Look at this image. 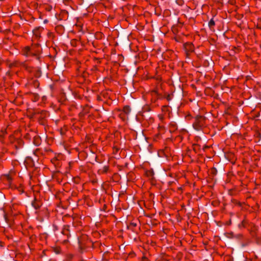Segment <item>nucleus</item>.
Masks as SVG:
<instances>
[{
    "label": "nucleus",
    "mask_w": 261,
    "mask_h": 261,
    "mask_svg": "<svg viewBox=\"0 0 261 261\" xmlns=\"http://www.w3.org/2000/svg\"><path fill=\"white\" fill-rule=\"evenodd\" d=\"M40 47L38 45H33L31 46H25L23 50V54L27 56L35 57L37 59H39Z\"/></svg>",
    "instance_id": "1"
},
{
    "label": "nucleus",
    "mask_w": 261,
    "mask_h": 261,
    "mask_svg": "<svg viewBox=\"0 0 261 261\" xmlns=\"http://www.w3.org/2000/svg\"><path fill=\"white\" fill-rule=\"evenodd\" d=\"M206 125V118L202 115H197L193 123V127L196 130H200Z\"/></svg>",
    "instance_id": "2"
},
{
    "label": "nucleus",
    "mask_w": 261,
    "mask_h": 261,
    "mask_svg": "<svg viewBox=\"0 0 261 261\" xmlns=\"http://www.w3.org/2000/svg\"><path fill=\"white\" fill-rule=\"evenodd\" d=\"M15 173L13 171L10 172L8 174H4L2 176L3 179L7 181L9 185L11 184L14 176Z\"/></svg>",
    "instance_id": "3"
},
{
    "label": "nucleus",
    "mask_w": 261,
    "mask_h": 261,
    "mask_svg": "<svg viewBox=\"0 0 261 261\" xmlns=\"http://www.w3.org/2000/svg\"><path fill=\"white\" fill-rule=\"evenodd\" d=\"M184 48L187 52H192L194 51V47L192 43L187 42L184 44Z\"/></svg>",
    "instance_id": "4"
},
{
    "label": "nucleus",
    "mask_w": 261,
    "mask_h": 261,
    "mask_svg": "<svg viewBox=\"0 0 261 261\" xmlns=\"http://www.w3.org/2000/svg\"><path fill=\"white\" fill-rule=\"evenodd\" d=\"M131 112V109L129 106H125L123 107L122 112L120 114V116H123L124 115H128Z\"/></svg>",
    "instance_id": "5"
},
{
    "label": "nucleus",
    "mask_w": 261,
    "mask_h": 261,
    "mask_svg": "<svg viewBox=\"0 0 261 261\" xmlns=\"http://www.w3.org/2000/svg\"><path fill=\"white\" fill-rule=\"evenodd\" d=\"M177 128V124L175 122L172 121L169 123V130L171 133L174 132Z\"/></svg>",
    "instance_id": "6"
},
{
    "label": "nucleus",
    "mask_w": 261,
    "mask_h": 261,
    "mask_svg": "<svg viewBox=\"0 0 261 261\" xmlns=\"http://www.w3.org/2000/svg\"><path fill=\"white\" fill-rule=\"evenodd\" d=\"M151 94L153 96H155L157 97V98H161V96L159 94V91H158L157 89H155L151 91Z\"/></svg>",
    "instance_id": "7"
},
{
    "label": "nucleus",
    "mask_w": 261,
    "mask_h": 261,
    "mask_svg": "<svg viewBox=\"0 0 261 261\" xmlns=\"http://www.w3.org/2000/svg\"><path fill=\"white\" fill-rule=\"evenodd\" d=\"M145 174L149 178H152L153 176L154 172L152 170H149L146 171Z\"/></svg>",
    "instance_id": "8"
},
{
    "label": "nucleus",
    "mask_w": 261,
    "mask_h": 261,
    "mask_svg": "<svg viewBox=\"0 0 261 261\" xmlns=\"http://www.w3.org/2000/svg\"><path fill=\"white\" fill-rule=\"evenodd\" d=\"M109 168V167L108 166H105L102 168L99 169V172L102 174L106 173L108 171Z\"/></svg>",
    "instance_id": "9"
},
{
    "label": "nucleus",
    "mask_w": 261,
    "mask_h": 261,
    "mask_svg": "<svg viewBox=\"0 0 261 261\" xmlns=\"http://www.w3.org/2000/svg\"><path fill=\"white\" fill-rule=\"evenodd\" d=\"M208 25L211 29H214V27L215 25V22L213 18H212L208 23Z\"/></svg>",
    "instance_id": "10"
},
{
    "label": "nucleus",
    "mask_w": 261,
    "mask_h": 261,
    "mask_svg": "<svg viewBox=\"0 0 261 261\" xmlns=\"http://www.w3.org/2000/svg\"><path fill=\"white\" fill-rule=\"evenodd\" d=\"M22 66L23 68H24L27 70H28L29 72H31L32 71V67L30 66H29L25 62L22 63Z\"/></svg>",
    "instance_id": "11"
},
{
    "label": "nucleus",
    "mask_w": 261,
    "mask_h": 261,
    "mask_svg": "<svg viewBox=\"0 0 261 261\" xmlns=\"http://www.w3.org/2000/svg\"><path fill=\"white\" fill-rule=\"evenodd\" d=\"M32 205L35 207V209H38L40 207V204L36 203V199L32 202Z\"/></svg>",
    "instance_id": "12"
},
{
    "label": "nucleus",
    "mask_w": 261,
    "mask_h": 261,
    "mask_svg": "<svg viewBox=\"0 0 261 261\" xmlns=\"http://www.w3.org/2000/svg\"><path fill=\"white\" fill-rule=\"evenodd\" d=\"M137 226V223L136 222H132L129 225V227L132 228H134Z\"/></svg>",
    "instance_id": "13"
},
{
    "label": "nucleus",
    "mask_w": 261,
    "mask_h": 261,
    "mask_svg": "<svg viewBox=\"0 0 261 261\" xmlns=\"http://www.w3.org/2000/svg\"><path fill=\"white\" fill-rule=\"evenodd\" d=\"M165 98L168 101H170L172 98V95L168 94L165 96Z\"/></svg>",
    "instance_id": "14"
},
{
    "label": "nucleus",
    "mask_w": 261,
    "mask_h": 261,
    "mask_svg": "<svg viewBox=\"0 0 261 261\" xmlns=\"http://www.w3.org/2000/svg\"><path fill=\"white\" fill-rule=\"evenodd\" d=\"M141 261H148V260L147 258L145 256H143L142 257Z\"/></svg>",
    "instance_id": "15"
},
{
    "label": "nucleus",
    "mask_w": 261,
    "mask_h": 261,
    "mask_svg": "<svg viewBox=\"0 0 261 261\" xmlns=\"http://www.w3.org/2000/svg\"><path fill=\"white\" fill-rule=\"evenodd\" d=\"M167 108V106H163V108H162V110H163V109H166V108Z\"/></svg>",
    "instance_id": "16"
}]
</instances>
